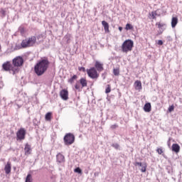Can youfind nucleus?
<instances>
[{
	"label": "nucleus",
	"instance_id": "obj_14",
	"mask_svg": "<svg viewBox=\"0 0 182 182\" xmlns=\"http://www.w3.org/2000/svg\"><path fill=\"white\" fill-rule=\"evenodd\" d=\"M11 170H12V166L11 165V162L8 161L4 167L6 174H9V173H11Z\"/></svg>",
	"mask_w": 182,
	"mask_h": 182
},
{
	"label": "nucleus",
	"instance_id": "obj_8",
	"mask_svg": "<svg viewBox=\"0 0 182 182\" xmlns=\"http://www.w3.org/2000/svg\"><path fill=\"white\" fill-rule=\"evenodd\" d=\"M87 75L90 77V79H98L100 74L97 73V70L95 67H92L86 70Z\"/></svg>",
	"mask_w": 182,
	"mask_h": 182
},
{
	"label": "nucleus",
	"instance_id": "obj_11",
	"mask_svg": "<svg viewBox=\"0 0 182 182\" xmlns=\"http://www.w3.org/2000/svg\"><path fill=\"white\" fill-rule=\"evenodd\" d=\"M95 68L97 72H103V70H105V68H103V63L99 61H95Z\"/></svg>",
	"mask_w": 182,
	"mask_h": 182
},
{
	"label": "nucleus",
	"instance_id": "obj_27",
	"mask_svg": "<svg viewBox=\"0 0 182 182\" xmlns=\"http://www.w3.org/2000/svg\"><path fill=\"white\" fill-rule=\"evenodd\" d=\"M156 26H158L159 29H160V28H163V26H166V24L161 23V22H157L156 23Z\"/></svg>",
	"mask_w": 182,
	"mask_h": 182
},
{
	"label": "nucleus",
	"instance_id": "obj_31",
	"mask_svg": "<svg viewBox=\"0 0 182 182\" xmlns=\"http://www.w3.org/2000/svg\"><path fill=\"white\" fill-rule=\"evenodd\" d=\"M75 173H78V174H81L82 173V169H80V168H76L74 170Z\"/></svg>",
	"mask_w": 182,
	"mask_h": 182
},
{
	"label": "nucleus",
	"instance_id": "obj_13",
	"mask_svg": "<svg viewBox=\"0 0 182 182\" xmlns=\"http://www.w3.org/2000/svg\"><path fill=\"white\" fill-rule=\"evenodd\" d=\"M56 160L58 163H65V156H63L62 154L59 153L56 156Z\"/></svg>",
	"mask_w": 182,
	"mask_h": 182
},
{
	"label": "nucleus",
	"instance_id": "obj_39",
	"mask_svg": "<svg viewBox=\"0 0 182 182\" xmlns=\"http://www.w3.org/2000/svg\"><path fill=\"white\" fill-rule=\"evenodd\" d=\"M119 31L120 32H122V31H123V28H122V27H119Z\"/></svg>",
	"mask_w": 182,
	"mask_h": 182
},
{
	"label": "nucleus",
	"instance_id": "obj_15",
	"mask_svg": "<svg viewBox=\"0 0 182 182\" xmlns=\"http://www.w3.org/2000/svg\"><path fill=\"white\" fill-rule=\"evenodd\" d=\"M144 110L146 113H150L151 112V104L150 102H147L144 106Z\"/></svg>",
	"mask_w": 182,
	"mask_h": 182
},
{
	"label": "nucleus",
	"instance_id": "obj_34",
	"mask_svg": "<svg viewBox=\"0 0 182 182\" xmlns=\"http://www.w3.org/2000/svg\"><path fill=\"white\" fill-rule=\"evenodd\" d=\"M156 151H157L158 154H163V149H161V148H158L156 149Z\"/></svg>",
	"mask_w": 182,
	"mask_h": 182
},
{
	"label": "nucleus",
	"instance_id": "obj_37",
	"mask_svg": "<svg viewBox=\"0 0 182 182\" xmlns=\"http://www.w3.org/2000/svg\"><path fill=\"white\" fill-rule=\"evenodd\" d=\"M135 166H139V167H141V166H143V165H142L141 162H136Z\"/></svg>",
	"mask_w": 182,
	"mask_h": 182
},
{
	"label": "nucleus",
	"instance_id": "obj_16",
	"mask_svg": "<svg viewBox=\"0 0 182 182\" xmlns=\"http://www.w3.org/2000/svg\"><path fill=\"white\" fill-rule=\"evenodd\" d=\"M24 151H25V155L26 156H28V154H31V151H32V149L31 148V145H29L28 144H26L25 145Z\"/></svg>",
	"mask_w": 182,
	"mask_h": 182
},
{
	"label": "nucleus",
	"instance_id": "obj_29",
	"mask_svg": "<svg viewBox=\"0 0 182 182\" xmlns=\"http://www.w3.org/2000/svg\"><path fill=\"white\" fill-rule=\"evenodd\" d=\"M146 170H147V165L145 164L142 165V167L141 168V171L142 173H146Z\"/></svg>",
	"mask_w": 182,
	"mask_h": 182
},
{
	"label": "nucleus",
	"instance_id": "obj_1",
	"mask_svg": "<svg viewBox=\"0 0 182 182\" xmlns=\"http://www.w3.org/2000/svg\"><path fill=\"white\" fill-rule=\"evenodd\" d=\"M50 63L48 58H41L34 66V72L37 76H42L49 69Z\"/></svg>",
	"mask_w": 182,
	"mask_h": 182
},
{
	"label": "nucleus",
	"instance_id": "obj_7",
	"mask_svg": "<svg viewBox=\"0 0 182 182\" xmlns=\"http://www.w3.org/2000/svg\"><path fill=\"white\" fill-rule=\"evenodd\" d=\"M65 146H70L75 143V135L72 133L66 134L63 138Z\"/></svg>",
	"mask_w": 182,
	"mask_h": 182
},
{
	"label": "nucleus",
	"instance_id": "obj_30",
	"mask_svg": "<svg viewBox=\"0 0 182 182\" xmlns=\"http://www.w3.org/2000/svg\"><path fill=\"white\" fill-rule=\"evenodd\" d=\"M0 14L3 15V16H6V10L4 9H1Z\"/></svg>",
	"mask_w": 182,
	"mask_h": 182
},
{
	"label": "nucleus",
	"instance_id": "obj_3",
	"mask_svg": "<svg viewBox=\"0 0 182 182\" xmlns=\"http://www.w3.org/2000/svg\"><path fill=\"white\" fill-rule=\"evenodd\" d=\"M134 48V42L132 40L127 39L124 41L121 46V50L123 53H129L132 52Z\"/></svg>",
	"mask_w": 182,
	"mask_h": 182
},
{
	"label": "nucleus",
	"instance_id": "obj_19",
	"mask_svg": "<svg viewBox=\"0 0 182 182\" xmlns=\"http://www.w3.org/2000/svg\"><path fill=\"white\" fill-rule=\"evenodd\" d=\"M102 26H104V29L105 31V32H110V31L109 30V23L107 22L106 21H102Z\"/></svg>",
	"mask_w": 182,
	"mask_h": 182
},
{
	"label": "nucleus",
	"instance_id": "obj_22",
	"mask_svg": "<svg viewBox=\"0 0 182 182\" xmlns=\"http://www.w3.org/2000/svg\"><path fill=\"white\" fill-rule=\"evenodd\" d=\"M45 119L47 122H50L52 120V112H48L45 116Z\"/></svg>",
	"mask_w": 182,
	"mask_h": 182
},
{
	"label": "nucleus",
	"instance_id": "obj_9",
	"mask_svg": "<svg viewBox=\"0 0 182 182\" xmlns=\"http://www.w3.org/2000/svg\"><path fill=\"white\" fill-rule=\"evenodd\" d=\"M26 136V129L25 128H20L16 132V140H25Z\"/></svg>",
	"mask_w": 182,
	"mask_h": 182
},
{
	"label": "nucleus",
	"instance_id": "obj_36",
	"mask_svg": "<svg viewBox=\"0 0 182 182\" xmlns=\"http://www.w3.org/2000/svg\"><path fill=\"white\" fill-rule=\"evenodd\" d=\"M168 112H174V105H171L168 107Z\"/></svg>",
	"mask_w": 182,
	"mask_h": 182
},
{
	"label": "nucleus",
	"instance_id": "obj_6",
	"mask_svg": "<svg viewBox=\"0 0 182 182\" xmlns=\"http://www.w3.org/2000/svg\"><path fill=\"white\" fill-rule=\"evenodd\" d=\"M2 69L4 72H9L13 75H16V71L14 70V65L11 63V61H6L2 64Z\"/></svg>",
	"mask_w": 182,
	"mask_h": 182
},
{
	"label": "nucleus",
	"instance_id": "obj_32",
	"mask_svg": "<svg viewBox=\"0 0 182 182\" xmlns=\"http://www.w3.org/2000/svg\"><path fill=\"white\" fill-rule=\"evenodd\" d=\"M117 127H119V125H117V124H115L111 125L110 129H111L112 130H114V129H117Z\"/></svg>",
	"mask_w": 182,
	"mask_h": 182
},
{
	"label": "nucleus",
	"instance_id": "obj_2",
	"mask_svg": "<svg viewBox=\"0 0 182 182\" xmlns=\"http://www.w3.org/2000/svg\"><path fill=\"white\" fill-rule=\"evenodd\" d=\"M41 38H43L42 35H38L37 37L35 36H31L21 41V46L23 49H26V48H32L36 45L37 39H41Z\"/></svg>",
	"mask_w": 182,
	"mask_h": 182
},
{
	"label": "nucleus",
	"instance_id": "obj_28",
	"mask_svg": "<svg viewBox=\"0 0 182 182\" xmlns=\"http://www.w3.org/2000/svg\"><path fill=\"white\" fill-rule=\"evenodd\" d=\"M125 29H126V31H130V30L133 29V26L130 23H127V25L125 26Z\"/></svg>",
	"mask_w": 182,
	"mask_h": 182
},
{
	"label": "nucleus",
	"instance_id": "obj_17",
	"mask_svg": "<svg viewBox=\"0 0 182 182\" xmlns=\"http://www.w3.org/2000/svg\"><path fill=\"white\" fill-rule=\"evenodd\" d=\"M178 23V18L173 17L172 19H171V26H172V28H176V26H177Z\"/></svg>",
	"mask_w": 182,
	"mask_h": 182
},
{
	"label": "nucleus",
	"instance_id": "obj_24",
	"mask_svg": "<svg viewBox=\"0 0 182 182\" xmlns=\"http://www.w3.org/2000/svg\"><path fill=\"white\" fill-rule=\"evenodd\" d=\"M113 74L114 76H119L120 75V70L119 68H114Z\"/></svg>",
	"mask_w": 182,
	"mask_h": 182
},
{
	"label": "nucleus",
	"instance_id": "obj_4",
	"mask_svg": "<svg viewBox=\"0 0 182 182\" xmlns=\"http://www.w3.org/2000/svg\"><path fill=\"white\" fill-rule=\"evenodd\" d=\"M13 70L16 71V73H19L21 70L19 68L23 65V58L21 56H17L12 60Z\"/></svg>",
	"mask_w": 182,
	"mask_h": 182
},
{
	"label": "nucleus",
	"instance_id": "obj_25",
	"mask_svg": "<svg viewBox=\"0 0 182 182\" xmlns=\"http://www.w3.org/2000/svg\"><path fill=\"white\" fill-rule=\"evenodd\" d=\"M112 92V86L110 85H107L105 89V93H110Z\"/></svg>",
	"mask_w": 182,
	"mask_h": 182
},
{
	"label": "nucleus",
	"instance_id": "obj_12",
	"mask_svg": "<svg viewBox=\"0 0 182 182\" xmlns=\"http://www.w3.org/2000/svg\"><path fill=\"white\" fill-rule=\"evenodd\" d=\"M134 87L135 90H139V92H140V90L143 89V87L141 86V81L136 80L134 82Z\"/></svg>",
	"mask_w": 182,
	"mask_h": 182
},
{
	"label": "nucleus",
	"instance_id": "obj_21",
	"mask_svg": "<svg viewBox=\"0 0 182 182\" xmlns=\"http://www.w3.org/2000/svg\"><path fill=\"white\" fill-rule=\"evenodd\" d=\"M77 79V75H74L71 78L68 80V83H70V85H73L75 83V80Z\"/></svg>",
	"mask_w": 182,
	"mask_h": 182
},
{
	"label": "nucleus",
	"instance_id": "obj_20",
	"mask_svg": "<svg viewBox=\"0 0 182 182\" xmlns=\"http://www.w3.org/2000/svg\"><path fill=\"white\" fill-rule=\"evenodd\" d=\"M172 150L175 151V153H178V151H180V145H178V144H173L172 145Z\"/></svg>",
	"mask_w": 182,
	"mask_h": 182
},
{
	"label": "nucleus",
	"instance_id": "obj_10",
	"mask_svg": "<svg viewBox=\"0 0 182 182\" xmlns=\"http://www.w3.org/2000/svg\"><path fill=\"white\" fill-rule=\"evenodd\" d=\"M60 96L63 100H68L69 99V91L66 89H63L60 92Z\"/></svg>",
	"mask_w": 182,
	"mask_h": 182
},
{
	"label": "nucleus",
	"instance_id": "obj_26",
	"mask_svg": "<svg viewBox=\"0 0 182 182\" xmlns=\"http://www.w3.org/2000/svg\"><path fill=\"white\" fill-rule=\"evenodd\" d=\"M26 182H32V175L28 173L26 178Z\"/></svg>",
	"mask_w": 182,
	"mask_h": 182
},
{
	"label": "nucleus",
	"instance_id": "obj_40",
	"mask_svg": "<svg viewBox=\"0 0 182 182\" xmlns=\"http://www.w3.org/2000/svg\"><path fill=\"white\" fill-rule=\"evenodd\" d=\"M0 50H2V46L0 44Z\"/></svg>",
	"mask_w": 182,
	"mask_h": 182
},
{
	"label": "nucleus",
	"instance_id": "obj_18",
	"mask_svg": "<svg viewBox=\"0 0 182 182\" xmlns=\"http://www.w3.org/2000/svg\"><path fill=\"white\" fill-rule=\"evenodd\" d=\"M102 26H104V29L105 31V32H110V31L109 30V23L107 22L106 21H102Z\"/></svg>",
	"mask_w": 182,
	"mask_h": 182
},
{
	"label": "nucleus",
	"instance_id": "obj_33",
	"mask_svg": "<svg viewBox=\"0 0 182 182\" xmlns=\"http://www.w3.org/2000/svg\"><path fill=\"white\" fill-rule=\"evenodd\" d=\"M112 146L116 149L117 150L119 149V148L120 147L119 144H112Z\"/></svg>",
	"mask_w": 182,
	"mask_h": 182
},
{
	"label": "nucleus",
	"instance_id": "obj_23",
	"mask_svg": "<svg viewBox=\"0 0 182 182\" xmlns=\"http://www.w3.org/2000/svg\"><path fill=\"white\" fill-rule=\"evenodd\" d=\"M149 16H151V18L152 19H156V16H157V11H151L150 14H149Z\"/></svg>",
	"mask_w": 182,
	"mask_h": 182
},
{
	"label": "nucleus",
	"instance_id": "obj_38",
	"mask_svg": "<svg viewBox=\"0 0 182 182\" xmlns=\"http://www.w3.org/2000/svg\"><path fill=\"white\" fill-rule=\"evenodd\" d=\"M158 45L161 46V45H163V41H161V40L158 41Z\"/></svg>",
	"mask_w": 182,
	"mask_h": 182
},
{
	"label": "nucleus",
	"instance_id": "obj_35",
	"mask_svg": "<svg viewBox=\"0 0 182 182\" xmlns=\"http://www.w3.org/2000/svg\"><path fill=\"white\" fill-rule=\"evenodd\" d=\"M78 70H80V72H86V68L85 67H80Z\"/></svg>",
	"mask_w": 182,
	"mask_h": 182
},
{
	"label": "nucleus",
	"instance_id": "obj_5",
	"mask_svg": "<svg viewBox=\"0 0 182 182\" xmlns=\"http://www.w3.org/2000/svg\"><path fill=\"white\" fill-rule=\"evenodd\" d=\"M83 87H87V80H86V77H81L75 85V89L77 92H82Z\"/></svg>",
	"mask_w": 182,
	"mask_h": 182
}]
</instances>
